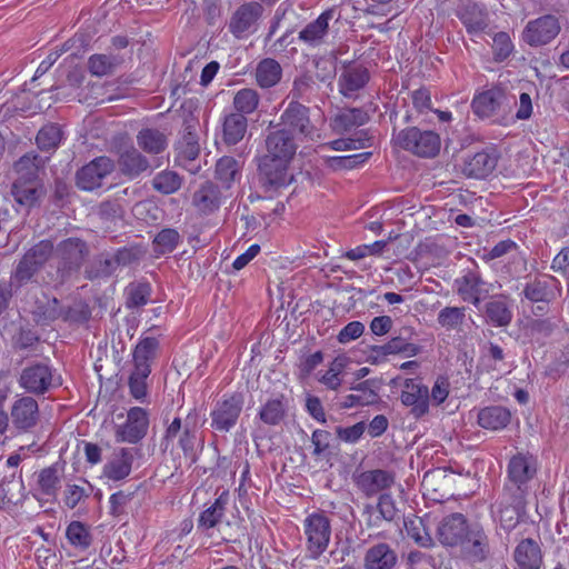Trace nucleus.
<instances>
[{"label": "nucleus", "instance_id": "nucleus-1", "mask_svg": "<svg viewBox=\"0 0 569 569\" xmlns=\"http://www.w3.org/2000/svg\"><path fill=\"white\" fill-rule=\"evenodd\" d=\"M53 256V242L41 240L33 244L18 261L11 272L10 286L20 288L31 281Z\"/></svg>", "mask_w": 569, "mask_h": 569}, {"label": "nucleus", "instance_id": "nucleus-2", "mask_svg": "<svg viewBox=\"0 0 569 569\" xmlns=\"http://www.w3.org/2000/svg\"><path fill=\"white\" fill-rule=\"evenodd\" d=\"M90 254L88 242L78 237H70L53 246L57 272L62 280L80 271Z\"/></svg>", "mask_w": 569, "mask_h": 569}, {"label": "nucleus", "instance_id": "nucleus-3", "mask_svg": "<svg viewBox=\"0 0 569 569\" xmlns=\"http://www.w3.org/2000/svg\"><path fill=\"white\" fill-rule=\"evenodd\" d=\"M537 475V461L532 456L518 453L507 467V479L502 491L528 497Z\"/></svg>", "mask_w": 569, "mask_h": 569}, {"label": "nucleus", "instance_id": "nucleus-4", "mask_svg": "<svg viewBox=\"0 0 569 569\" xmlns=\"http://www.w3.org/2000/svg\"><path fill=\"white\" fill-rule=\"evenodd\" d=\"M395 142L401 149L421 158H433L440 151V137L431 130L410 127L398 132Z\"/></svg>", "mask_w": 569, "mask_h": 569}, {"label": "nucleus", "instance_id": "nucleus-5", "mask_svg": "<svg viewBox=\"0 0 569 569\" xmlns=\"http://www.w3.org/2000/svg\"><path fill=\"white\" fill-rule=\"evenodd\" d=\"M361 517L368 530L375 536L385 538L382 528L385 523H397L400 520V510L391 493H381L376 505L366 503Z\"/></svg>", "mask_w": 569, "mask_h": 569}, {"label": "nucleus", "instance_id": "nucleus-6", "mask_svg": "<svg viewBox=\"0 0 569 569\" xmlns=\"http://www.w3.org/2000/svg\"><path fill=\"white\" fill-rule=\"evenodd\" d=\"M527 498L502 491L491 506V515L501 528L511 531L526 515Z\"/></svg>", "mask_w": 569, "mask_h": 569}, {"label": "nucleus", "instance_id": "nucleus-7", "mask_svg": "<svg viewBox=\"0 0 569 569\" xmlns=\"http://www.w3.org/2000/svg\"><path fill=\"white\" fill-rule=\"evenodd\" d=\"M280 124L292 137L298 139L311 138L316 127L310 118V109L299 101H290L280 116Z\"/></svg>", "mask_w": 569, "mask_h": 569}, {"label": "nucleus", "instance_id": "nucleus-8", "mask_svg": "<svg viewBox=\"0 0 569 569\" xmlns=\"http://www.w3.org/2000/svg\"><path fill=\"white\" fill-rule=\"evenodd\" d=\"M174 163L190 173H198L201 169L197 161L200 154V144L196 133V127L189 122L184 123L183 133L174 146Z\"/></svg>", "mask_w": 569, "mask_h": 569}, {"label": "nucleus", "instance_id": "nucleus-9", "mask_svg": "<svg viewBox=\"0 0 569 569\" xmlns=\"http://www.w3.org/2000/svg\"><path fill=\"white\" fill-rule=\"evenodd\" d=\"M242 407L243 396L239 392L217 401L210 413L211 428L219 432H229L237 425Z\"/></svg>", "mask_w": 569, "mask_h": 569}, {"label": "nucleus", "instance_id": "nucleus-10", "mask_svg": "<svg viewBox=\"0 0 569 569\" xmlns=\"http://www.w3.org/2000/svg\"><path fill=\"white\" fill-rule=\"evenodd\" d=\"M307 548L312 558H318L327 549L331 537V523L322 513H312L305 520Z\"/></svg>", "mask_w": 569, "mask_h": 569}, {"label": "nucleus", "instance_id": "nucleus-11", "mask_svg": "<svg viewBox=\"0 0 569 569\" xmlns=\"http://www.w3.org/2000/svg\"><path fill=\"white\" fill-rule=\"evenodd\" d=\"M511 103L507 90L493 86L475 96L471 102L475 114L479 118H490L505 111Z\"/></svg>", "mask_w": 569, "mask_h": 569}, {"label": "nucleus", "instance_id": "nucleus-12", "mask_svg": "<svg viewBox=\"0 0 569 569\" xmlns=\"http://www.w3.org/2000/svg\"><path fill=\"white\" fill-rule=\"evenodd\" d=\"M491 283L485 281L479 272L466 271L453 281V290L465 301L479 308L481 300L489 296Z\"/></svg>", "mask_w": 569, "mask_h": 569}, {"label": "nucleus", "instance_id": "nucleus-13", "mask_svg": "<svg viewBox=\"0 0 569 569\" xmlns=\"http://www.w3.org/2000/svg\"><path fill=\"white\" fill-rule=\"evenodd\" d=\"M148 428L149 415L147 410L141 407H132L127 413L126 422L116 428V441L136 445L146 437Z\"/></svg>", "mask_w": 569, "mask_h": 569}, {"label": "nucleus", "instance_id": "nucleus-14", "mask_svg": "<svg viewBox=\"0 0 569 569\" xmlns=\"http://www.w3.org/2000/svg\"><path fill=\"white\" fill-rule=\"evenodd\" d=\"M19 385L29 393L43 395L60 382H54L53 370L49 365L36 362L22 370Z\"/></svg>", "mask_w": 569, "mask_h": 569}, {"label": "nucleus", "instance_id": "nucleus-15", "mask_svg": "<svg viewBox=\"0 0 569 569\" xmlns=\"http://www.w3.org/2000/svg\"><path fill=\"white\" fill-rule=\"evenodd\" d=\"M263 12L259 2H246L232 14L228 29L237 38L243 39L257 30L258 21Z\"/></svg>", "mask_w": 569, "mask_h": 569}, {"label": "nucleus", "instance_id": "nucleus-16", "mask_svg": "<svg viewBox=\"0 0 569 569\" xmlns=\"http://www.w3.org/2000/svg\"><path fill=\"white\" fill-rule=\"evenodd\" d=\"M460 547L465 556L475 563L485 562L492 556L489 537L480 522H471Z\"/></svg>", "mask_w": 569, "mask_h": 569}, {"label": "nucleus", "instance_id": "nucleus-17", "mask_svg": "<svg viewBox=\"0 0 569 569\" xmlns=\"http://www.w3.org/2000/svg\"><path fill=\"white\" fill-rule=\"evenodd\" d=\"M560 32V24L555 16L546 14L527 23L522 39L531 47L545 46Z\"/></svg>", "mask_w": 569, "mask_h": 569}, {"label": "nucleus", "instance_id": "nucleus-18", "mask_svg": "<svg viewBox=\"0 0 569 569\" xmlns=\"http://www.w3.org/2000/svg\"><path fill=\"white\" fill-rule=\"evenodd\" d=\"M114 169V162L109 157H97L77 171V186L86 191H92L102 184V180Z\"/></svg>", "mask_w": 569, "mask_h": 569}, {"label": "nucleus", "instance_id": "nucleus-19", "mask_svg": "<svg viewBox=\"0 0 569 569\" xmlns=\"http://www.w3.org/2000/svg\"><path fill=\"white\" fill-rule=\"evenodd\" d=\"M264 142L267 153L261 159L280 161L281 163H288L298 148L295 137L282 128L268 133Z\"/></svg>", "mask_w": 569, "mask_h": 569}, {"label": "nucleus", "instance_id": "nucleus-20", "mask_svg": "<svg viewBox=\"0 0 569 569\" xmlns=\"http://www.w3.org/2000/svg\"><path fill=\"white\" fill-rule=\"evenodd\" d=\"M471 522L460 512L450 513L437 527V538L441 545L458 547L466 539Z\"/></svg>", "mask_w": 569, "mask_h": 569}, {"label": "nucleus", "instance_id": "nucleus-21", "mask_svg": "<svg viewBox=\"0 0 569 569\" xmlns=\"http://www.w3.org/2000/svg\"><path fill=\"white\" fill-rule=\"evenodd\" d=\"M10 418L13 427L19 432L31 431L39 422V405L36 399L24 396L17 399L10 411Z\"/></svg>", "mask_w": 569, "mask_h": 569}, {"label": "nucleus", "instance_id": "nucleus-22", "mask_svg": "<svg viewBox=\"0 0 569 569\" xmlns=\"http://www.w3.org/2000/svg\"><path fill=\"white\" fill-rule=\"evenodd\" d=\"M226 196L222 189L212 181H204L192 194V206L196 210L209 216L219 210Z\"/></svg>", "mask_w": 569, "mask_h": 569}, {"label": "nucleus", "instance_id": "nucleus-23", "mask_svg": "<svg viewBox=\"0 0 569 569\" xmlns=\"http://www.w3.org/2000/svg\"><path fill=\"white\" fill-rule=\"evenodd\" d=\"M429 398L427 386L416 379H406L400 399L405 406L411 407L415 418H421L429 411Z\"/></svg>", "mask_w": 569, "mask_h": 569}, {"label": "nucleus", "instance_id": "nucleus-24", "mask_svg": "<svg viewBox=\"0 0 569 569\" xmlns=\"http://www.w3.org/2000/svg\"><path fill=\"white\" fill-rule=\"evenodd\" d=\"M516 569H541L543 567V552L539 540L523 538L515 547L512 553Z\"/></svg>", "mask_w": 569, "mask_h": 569}, {"label": "nucleus", "instance_id": "nucleus-25", "mask_svg": "<svg viewBox=\"0 0 569 569\" xmlns=\"http://www.w3.org/2000/svg\"><path fill=\"white\" fill-rule=\"evenodd\" d=\"M457 17L469 34H479L489 26V14L486 7L473 0H467L459 7Z\"/></svg>", "mask_w": 569, "mask_h": 569}, {"label": "nucleus", "instance_id": "nucleus-26", "mask_svg": "<svg viewBox=\"0 0 569 569\" xmlns=\"http://www.w3.org/2000/svg\"><path fill=\"white\" fill-rule=\"evenodd\" d=\"M355 483L366 497H372L392 487L395 475L383 469L368 470L356 476Z\"/></svg>", "mask_w": 569, "mask_h": 569}, {"label": "nucleus", "instance_id": "nucleus-27", "mask_svg": "<svg viewBox=\"0 0 569 569\" xmlns=\"http://www.w3.org/2000/svg\"><path fill=\"white\" fill-rule=\"evenodd\" d=\"M335 16V9L323 11L316 20L309 22L299 31L298 39L307 47H320L326 42V38L329 33V22Z\"/></svg>", "mask_w": 569, "mask_h": 569}, {"label": "nucleus", "instance_id": "nucleus-28", "mask_svg": "<svg viewBox=\"0 0 569 569\" xmlns=\"http://www.w3.org/2000/svg\"><path fill=\"white\" fill-rule=\"evenodd\" d=\"M560 282L553 276L535 278L527 282L523 288V296L531 302H550L560 293Z\"/></svg>", "mask_w": 569, "mask_h": 569}, {"label": "nucleus", "instance_id": "nucleus-29", "mask_svg": "<svg viewBox=\"0 0 569 569\" xmlns=\"http://www.w3.org/2000/svg\"><path fill=\"white\" fill-rule=\"evenodd\" d=\"M483 317L493 327H507L512 320V310L505 295H495L483 305Z\"/></svg>", "mask_w": 569, "mask_h": 569}, {"label": "nucleus", "instance_id": "nucleus-30", "mask_svg": "<svg viewBox=\"0 0 569 569\" xmlns=\"http://www.w3.org/2000/svg\"><path fill=\"white\" fill-rule=\"evenodd\" d=\"M498 156L495 150H482L466 158L462 171L467 177L482 179L497 167Z\"/></svg>", "mask_w": 569, "mask_h": 569}, {"label": "nucleus", "instance_id": "nucleus-31", "mask_svg": "<svg viewBox=\"0 0 569 569\" xmlns=\"http://www.w3.org/2000/svg\"><path fill=\"white\" fill-rule=\"evenodd\" d=\"M11 194L18 204L29 209L39 204L46 190L38 180L16 179L11 186Z\"/></svg>", "mask_w": 569, "mask_h": 569}, {"label": "nucleus", "instance_id": "nucleus-32", "mask_svg": "<svg viewBox=\"0 0 569 569\" xmlns=\"http://www.w3.org/2000/svg\"><path fill=\"white\" fill-rule=\"evenodd\" d=\"M398 562L396 550L387 542L371 546L365 553V569H393Z\"/></svg>", "mask_w": 569, "mask_h": 569}, {"label": "nucleus", "instance_id": "nucleus-33", "mask_svg": "<svg viewBox=\"0 0 569 569\" xmlns=\"http://www.w3.org/2000/svg\"><path fill=\"white\" fill-rule=\"evenodd\" d=\"M118 166L123 176L134 179L150 168V162L137 148L128 146L120 151Z\"/></svg>", "mask_w": 569, "mask_h": 569}, {"label": "nucleus", "instance_id": "nucleus-34", "mask_svg": "<svg viewBox=\"0 0 569 569\" xmlns=\"http://www.w3.org/2000/svg\"><path fill=\"white\" fill-rule=\"evenodd\" d=\"M133 452L131 448L114 450L109 461L103 467V475L114 481L127 478L132 469Z\"/></svg>", "mask_w": 569, "mask_h": 569}, {"label": "nucleus", "instance_id": "nucleus-35", "mask_svg": "<svg viewBox=\"0 0 569 569\" xmlns=\"http://www.w3.org/2000/svg\"><path fill=\"white\" fill-rule=\"evenodd\" d=\"M369 78L367 68L349 62L345 66L339 77L340 93L345 97H350L353 92L362 89L369 81Z\"/></svg>", "mask_w": 569, "mask_h": 569}, {"label": "nucleus", "instance_id": "nucleus-36", "mask_svg": "<svg viewBox=\"0 0 569 569\" xmlns=\"http://www.w3.org/2000/svg\"><path fill=\"white\" fill-rule=\"evenodd\" d=\"M369 121L367 111L361 108H347L339 111L330 122L332 131L343 134L355 128L366 124Z\"/></svg>", "mask_w": 569, "mask_h": 569}, {"label": "nucleus", "instance_id": "nucleus-37", "mask_svg": "<svg viewBox=\"0 0 569 569\" xmlns=\"http://www.w3.org/2000/svg\"><path fill=\"white\" fill-rule=\"evenodd\" d=\"M511 420V412L503 406H488L479 410L478 425L487 430L498 431L505 429Z\"/></svg>", "mask_w": 569, "mask_h": 569}, {"label": "nucleus", "instance_id": "nucleus-38", "mask_svg": "<svg viewBox=\"0 0 569 569\" xmlns=\"http://www.w3.org/2000/svg\"><path fill=\"white\" fill-rule=\"evenodd\" d=\"M289 408L288 398L280 393L274 398L268 399L259 410L260 420L268 426H278L287 417Z\"/></svg>", "mask_w": 569, "mask_h": 569}, {"label": "nucleus", "instance_id": "nucleus-39", "mask_svg": "<svg viewBox=\"0 0 569 569\" xmlns=\"http://www.w3.org/2000/svg\"><path fill=\"white\" fill-rule=\"evenodd\" d=\"M242 163L233 157L224 156L216 163L214 178L221 183V189L229 190L240 181Z\"/></svg>", "mask_w": 569, "mask_h": 569}, {"label": "nucleus", "instance_id": "nucleus-40", "mask_svg": "<svg viewBox=\"0 0 569 569\" xmlns=\"http://www.w3.org/2000/svg\"><path fill=\"white\" fill-rule=\"evenodd\" d=\"M229 502V492L223 491L214 502L206 508L198 518V529L208 531L218 526L224 517Z\"/></svg>", "mask_w": 569, "mask_h": 569}, {"label": "nucleus", "instance_id": "nucleus-41", "mask_svg": "<svg viewBox=\"0 0 569 569\" xmlns=\"http://www.w3.org/2000/svg\"><path fill=\"white\" fill-rule=\"evenodd\" d=\"M287 163L261 159L259 163L260 180L263 186L278 189L287 184Z\"/></svg>", "mask_w": 569, "mask_h": 569}, {"label": "nucleus", "instance_id": "nucleus-42", "mask_svg": "<svg viewBox=\"0 0 569 569\" xmlns=\"http://www.w3.org/2000/svg\"><path fill=\"white\" fill-rule=\"evenodd\" d=\"M160 342L156 337H142L132 352L133 367L151 370V362L156 359Z\"/></svg>", "mask_w": 569, "mask_h": 569}, {"label": "nucleus", "instance_id": "nucleus-43", "mask_svg": "<svg viewBox=\"0 0 569 569\" xmlns=\"http://www.w3.org/2000/svg\"><path fill=\"white\" fill-rule=\"evenodd\" d=\"M248 120L241 113L231 112L222 122V139L226 144L234 146L241 141L247 132Z\"/></svg>", "mask_w": 569, "mask_h": 569}, {"label": "nucleus", "instance_id": "nucleus-44", "mask_svg": "<svg viewBox=\"0 0 569 569\" xmlns=\"http://www.w3.org/2000/svg\"><path fill=\"white\" fill-rule=\"evenodd\" d=\"M353 393L343 397L340 407L348 409L373 405L378 401V393L371 388V381L366 380L352 387Z\"/></svg>", "mask_w": 569, "mask_h": 569}, {"label": "nucleus", "instance_id": "nucleus-45", "mask_svg": "<svg viewBox=\"0 0 569 569\" xmlns=\"http://www.w3.org/2000/svg\"><path fill=\"white\" fill-rule=\"evenodd\" d=\"M137 144L147 153L159 154L166 150L168 139L158 129L143 128L137 134Z\"/></svg>", "mask_w": 569, "mask_h": 569}, {"label": "nucleus", "instance_id": "nucleus-46", "mask_svg": "<svg viewBox=\"0 0 569 569\" xmlns=\"http://www.w3.org/2000/svg\"><path fill=\"white\" fill-rule=\"evenodd\" d=\"M282 77L280 63L271 58L261 60L256 68V80L259 87L263 89L272 88L278 84Z\"/></svg>", "mask_w": 569, "mask_h": 569}, {"label": "nucleus", "instance_id": "nucleus-47", "mask_svg": "<svg viewBox=\"0 0 569 569\" xmlns=\"http://www.w3.org/2000/svg\"><path fill=\"white\" fill-rule=\"evenodd\" d=\"M196 418L197 412H190L184 421L182 433L179 437V447L183 451L186 458L190 459L192 462L197 460V431H196Z\"/></svg>", "mask_w": 569, "mask_h": 569}, {"label": "nucleus", "instance_id": "nucleus-48", "mask_svg": "<svg viewBox=\"0 0 569 569\" xmlns=\"http://www.w3.org/2000/svg\"><path fill=\"white\" fill-rule=\"evenodd\" d=\"M152 289L148 281H133L130 282L126 289V307L134 309L146 306L151 297Z\"/></svg>", "mask_w": 569, "mask_h": 569}, {"label": "nucleus", "instance_id": "nucleus-49", "mask_svg": "<svg viewBox=\"0 0 569 569\" xmlns=\"http://www.w3.org/2000/svg\"><path fill=\"white\" fill-rule=\"evenodd\" d=\"M183 182V178L172 170L158 172L152 179V188L162 194H172L177 192Z\"/></svg>", "mask_w": 569, "mask_h": 569}, {"label": "nucleus", "instance_id": "nucleus-50", "mask_svg": "<svg viewBox=\"0 0 569 569\" xmlns=\"http://www.w3.org/2000/svg\"><path fill=\"white\" fill-rule=\"evenodd\" d=\"M63 132L58 123L43 126L36 138L37 144L42 151L56 150L62 141Z\"/></svg>", "mask_w": 569, "mask_h": 569}, {"label": "nucleus", "instance_id": "nucleus-51", "mask_svg": "<svg viewBox=\"0 0 569 569\" xmlns=\"http://www.w3.org/2000/svg\"><path fill=\"white\" fill-rule=\"evenodd\" d=\"M121 61L113 54H92L88 60V69L92 76L104 77L111 74Z\"/></svg>", "mask_w": 569, "mask_h": 569}, {"label": "nucleus", "instance_id": "nucleus-52", "mask_svg": "<svg viewBox=\"0 0 569 569\" xmlns=\"http://www.w3.org/2000/svg\"><path fill=\"white\" fill-rule=\"evenodd\" d=\"M259 102L260 96L257 90L243 88L234 94L232 104L237 110L236 113H241L246 117V114H250L257 110Z\"/></svg>", "mask_w": 569, "mask_h": 569}, {"label": "nucleus", "instance_id": "nucleus-53", "mask_svg": "<svg viewBox=\"0 0 569 569\" xmlns=\"http://www.w3.org/2000/svg\"><path fill=\"white\" fill-rule=\"evenodd\" d=\"M61 480L56 465L43 468L38 476V488L42 495L56 497L60 489Z\"/></svg>", "mask_w": 569, "mask_h": 569}, {"label": "nucleus", "instance_id": "nucleus-54", "mask_svg": "<svg viewBox=\"0 0 569 569\" xmlns=\"http://www.w3.org/2000/svg\"><path fill=\"white\" fill-rule=\"evenodd\" d=\"M370 157L371 152H361L342 157H325L323 162L328 169L333 171L350 170L362 164Z\"/></svg>", "mask_w": 569, "mask_h": 569}, {"label": "nucleus", "instance_id": "nucleus-55", "mask_svg": "<svg viewBox=\"0 0 569 569\" xmlns=\"http://www.w3.org/2000/svg\"><path fill=\"white\" fill-rule=\"evenodd\" d=\"M181 241L180 233L173 228H164L153 238V250L158 254L172 252Z\"/></svg>", "mask_w": 569, "mask_h": 569}, {"label": "nucleus", "instance_id": "nucleus-56", "mask_svg": "<svg viewBox=\"0 0 569 569\" xmlns=\"http://www.w3.org/2000/svg\"><path fill=\"white\" fill-rule=\"evenodd\" d=\"M316 87L315 78L310 73L305 72L293 79L289 96L292 97V101L306 100L309 102Z\"/></svg>", "mask_w": 569, "mask_h": 569}, {"label": "nucleus", "instance_id": "nucleus-57", "mask_svg": "<svg viewBox=\"0 0 569 569\" xmlns=\"http://www.w3.org/2000/svg\"><path fill=\"white\" fill-rule=\"evenodd\" d=\"M412 336L413 330L410 327H405L399 331V335L392 337L389 341L398 355L415 357L420 352V347L410 341Z\"/></svg>", "mask_w": 569, "mask_h": 569}, {"label": "nucleus", "instance_id": "nucleus-58", "mask_svg": "<svg viewBox=\"0 0 569 569\" xmlns=\"http://www.w3.org/2000/svg\"><path fill=\"white\" fill-rule=\"evenodd\" d=\"M41 164V158L36 153L22 156L16 163L14 170L18 173L17 179L38 180V171Z\"/></svg>", "mask_w": 569, "mask_h": 569}, {"label": "nucleus", "instance_id": "nucleus-59", "mask_svg": "<svg viewBox=\"0 0 569 569\" xmlns=\"http://www.w3.org/2000/svg\"><path fill=\"white\" fill-rule=\"evenodd\" d=\"M466 319L465 307H445L438 313L437 321L447 331L458 329Z\"/></svg>", "mask_w": 569, "mask_h": 569}, {"label": "nucleus", "instance_id": "nucleus-60", "mask_svg": "<svg viewBox=\"0 0 569 569\" xmlns=\"http://www.w3.org/2000/svg\"><path fill=\"white\" fill-rule=\"evenodd\" d=\"M66 535L72 546L81 549H87L92 542L89 528L80 521H72L67 527Z\"/></svg>", "mask_w": 569, "mask_h": 569}, {"label": "nucleus", "instance_id": "nucleus-61", "mask_svg": "<svg viewBox=\"0 0 569 569\" xmlns=\"http://www.w3.org/2000/svg\"><path fill=\"white\" fill-rule=\"evenodd\" d=\"M408 536L415 540L417 545L429 548L433 545V540L429 531L426 529L423 520L417 518L415 520L405 521Z\"/></svg>", "mask_w": 569, "mask_h": 569}, {"label": "nucleus", "instance_id": "nucleus-62", "mask_svg": "<svg viewBox=\"0 0 569 569\" xmlns=\"http://www.w3.org/2000/svg\"><path fill=\"white\" fill-rule=\"evenodd\" d=\"M345 363L342 359L336 358L331 363L329 369L319 377L318 381L327 387L330 390H338L342 385V379L340 377L343 371Z\"/></svg>", "mask_w": 569, "mask_h": 569}, {"label": "nucleus", "instance_id": "nucleus-63", "mask_svg": "<svg viewBox=\"0 0 569 569\" xmlns=\"http://www.w3.org/2000/svg\"><path fill=\"white\" fill-rule=\"evenodd\" d=\"M151 370H143L134 367L130 377H129V389L131 396L140 400L147 396V379Z\"/></svg>", "mask_w": 569, "mask_h": 569}, {"label": "nucleus", "instance_id": "nucleus-64", "mask_svg": "<svg viewBox=\"0 0 569 569\" xmlns=\"http://www.w3.org/2000/svg\"><path fill=\"white\" fill-rule=\"evenodd\" d=\"M146 254V250L139 244H131L118 249L114 252L116 263L118 267H127L139 262Z\"/></svg>", "mask_w": 569, "mask_h": 569}]
</instances>
